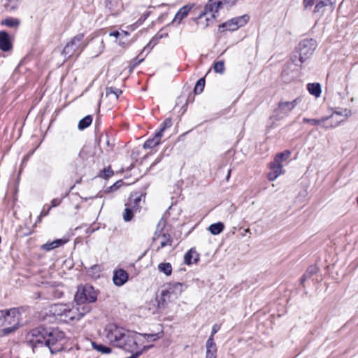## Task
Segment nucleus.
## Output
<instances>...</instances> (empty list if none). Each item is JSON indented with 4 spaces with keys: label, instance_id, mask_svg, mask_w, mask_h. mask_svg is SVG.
Returning a JSON list of instances; mask_svg holds the SVG:
<instances>
[{
    "label": "nucleus",
    "instance_id": "21",
    "mask_svg": "<svg viewBox=\"0 0 358 358\" xmlns=\"http://www.w3.org/2000/svg\"><path fill=\"white\" fill-rule=\"evenodd\" d=\"M216 13H214V12H208L207 14L206 15H204L202 17V19L200 20V21H201L200 24H199V15L196 19V24L199 26H201L203 29L206 28L213 22V20L216 17V15H215Z\"/></svg>",
    "mask_w": 358,
    "mask_h": 358
},
{
    "label": "nucleus",
    "instance_id": "51",
    "mask_svg": "<svg viewBox=\"0 0 358 358\" xmlns=\"http://www.w3.org/2000/svg\"><path fill=\"white\" fill-rule=\"evenodd\" d=\"M220 327H221L220 324H215L212 327L211 334H210L209 338H214V335L220 331Z\"/></svg>",
    "mask_w": 358,
    "mask_h": 358
},
{
    "label": "nucleus",
    "instance_id": "39",
    "mask_svg": "<svg viewBox=\"0 0 358 358\" xmlns=\"http://www.w3.org/2000/svg\"><path fill=\"white\" fill-rule=\"evenodd\" d=\"M205 83V78H201L197 80L194 89V92L196 94H199L203 91Z\"/></svg>",
    "mask_w": 358,
    "mask_h": 358
},
{
    "label": "nucleus",
    "instance_id": "62",
    "mask_svg": "<svg viewBox=\"0 0 358 358\" xmlns=\"http://www.w3.org/2000/svg\"><path fill=\"white\" fill-rule=\"evenodd\" d=\"M122 34H123L125 36H129V33L127 31H122Z\"/></svg>",
    "mask_w": 358,
    "mask_h": 358
},
{
    "label": "nucleus",
    "instance_id": "31",
    "mask_svg": "<svg viewBox=\"0 0 358 358\" xmlns=\"http://www.w3.org/2000/svg\"><path fill=\"white\" fill-rule=\"evenodd\" d=\"M224 229V225L221 222H218L217 223H213V224H210L208 227L209 231L213 235L220 234V233H222Z\"/></svg>",
    "mask_w": 358,
    "mask_h": 358
},
{
    "label": "nucleus",
    "instance_id": "24",
    "mask_svg": "<svg viewBox=\"0 0 358 358\" xmlns=\"http://www.w3.org/2000/svg\"><path fill=\"white\" fill-rule=\"evenodd\" d=\"M104 3L106 8L111 15H117L120 11V6L117 0H106Z\"/></svg>",
    "mask_w": 358,
    "mask_h": 358
},
{
    "label": "nucleus",
    "instance_id": "45",
    "mask_svg": "<svg viewBox=\"0 0 358 358\" xmlns=\"http://www.w3.org/2000/svg\"><path fill=\"white\" fill-rule=\"evenodd\" d=\"M142 336L148 341H155L159 339L161 337L160 333L157 334H144Z\"/></svg>",
    "mask_w": 358,
    "mask_h": 358
},
{
    "label": "nucleus",
    "instance_id": "14",
    "mask_svg": "<svg viewBox=\"0 0 358 358\" xmlns=\"http://www.w3.org/2000/svg\"><path fill=\"white\" fill-rule=\"evenodd\" d=\"M155 300L157 303L158 309L163 310L167 307L169 303L173 300V299L165 289H163L159 295L156 296Z\"/></svg>",
    "mask_w": 358,
    "mask_h": 358
},
{
    "label": "nucleus",
    "instance_id": "17",
    "mask_svg": "<svg viewBox=\"0 0 358 358\" xmlns=\"http://www.w3.org/2000/svg\"><path fill=\"white\" fill-rule=\"evenodd\" d=\"M206 348V358H217V348L214 338H208Z\"/></svg>",
    "mask_w": 358,
    "mask_h": 358
},
{
    "label": "nucleus",
    "instance_id": "42",
    "mask_svg": "<svg viewBox=\"0 0 358 358\" xmlns=\"http://www.w3.org/2000/svg\"><path fill=\"white\" fill-rule=\"evenodd\" d=\"M114 174L113 171L111 169L110 166L104 168L99 173V176L104 179H108L113 176Z\"/></svg>",
    "mask_w": 358,
    "mask_h": 358
},
{
    "label": "nucleus",
    "instance_id": "41",
    "mask_svg": "<svg viewBox=\"0 0 358 358\" xmlns=\"http://www.w3.org/2000/svg\"><path fill=\"white\" fill-rule=\"evenodd\" d=\"M162 36H156L152 38V40L147 44L143 48V51H146L147 54L150 52L153 47L157 44L158 39L162 38Z\"/></svg>",
    "mask_w": 358,
    "mask_h": 358
},
{
    "label": "nucleus",
    "instance_id": "60",
    "mask_svg": "<svg viewBox=\"0 0 358 358\" xmlns=\"http://www.w3.org/2000/svg\"><path fill=\"white\" fill-rule=\"evenodd\" d=\"M327 5L332 6L336 3V0H324Z\"/></svg>",
    "mask_w": 358,
    "mask_h": 358
},
{
    "label": "nucleus",
    "instance_id": "56",
    "mask_svg": "<svg viewBox=\"0 0 358 358\" xmlns=\"http://www.w3.org/2000/svg\"><path fill=\"white\" fill-rule=\"evenodd\" d=\"M51 209V207H48L47 210H44V209L41 211V214L39 215V218L47 216L49 214V212Z\"/></svg>",
    "mask_w": 358,
    "mask_h": 358
},
{
    "label": "nucleus",
    "instance_id": "33",
    "mask_svg": "<svg viewBox=\"0 0 358 358\" xmlns=\"http://www.w3.org/2000/svg\"><path fill=\"white\" fill-rule=\"evenodd\" d=\"M157 268L159 272L164 273L167 276L171 275L172 273V266L169 262L159 264Z\"/></svg>",
    "mask_w": 358,
    "mask_h": 358
},
{
    "label": "nucleus",
    "instance_id": "2",
    "mask_svg": "<svg viewBox=\"0 0 358 358\" xmlns=\"http://www.w3.org/2000/svg\"><path fill=\"white\" fill-rule=\"evenodd\" d=\"M106 338L115 347L125 351H133L136 348L137 334L115 324H108L104 329Z\"/></svg>",
    "mask_w": 358,
    "mask_h": 358
},
{
    "label": "nucleus",
    "instance_id": "11",
    "mask_svg": "<svg viewBox=\"0 0 358 358\" xmlns=\"http://www.w3.org/2000/svg\"><path fill=\"white\" fill-rule=\"evenodd\" d=\"M331 118H332V116H326V117H322L321 119H310V118L304 117L303 119V121L304 122L309 123L312 125H322V127H324L326 129H331V128L336 127L343 121V120H336L335 122H329V123L327 122Z\"/></svg>",
    "mask_w": 358,
    "mask_h": 358
},
{
    "label": "nucleus",
    "instance_id": "8",
    "mask_svg": "<svg viewBox=\"0 0 358 358\" xmlns=\"http://www.w3.org/2000/svg\"><path fill=\"white\" fill-rule=\"evenodd\" d=\"M237 0H209L208 3L205 6L203 10L199 14V19L207 14L208 12L218 13L219 10L224 7L229 8L234 6ZM201 21L199 20V24Z\"/></svg>",
    "mask_w": 358,
    "mask_h": 358
},
{
    "label": "nucleus",
    "instance_id": "49",
    "mask_svg": "<svg viewBox=\"0 0 358 358\" xmlns=\"http://www.w3.org/2000/svg\"><path fill=\"white\" fill-rule=\"evenodd\" d=\"M328 6L324 0H320L318 3L315 6V12H320V9L324 6Z\"/></svg>",
    "mask_w": 358,
    "mask_h": 358
},
{
    "label": "nucleus",
    "instance_id": "61",
    "mask_svg": "<svg viewBox=\"0 0 358 358\" xmlns=\"http://www.w3.org/2000/svg\"><path fill=\"white\" fill-rule=\"evenodd\" d=\"M38 298L50 299V296H41V292H39V293H38Z\"/></svg>",
    "mask_w": 358,
    "mask_h": 358
},
{
    "label": "nucleus",
    "instance_id": "50",
    "mask_svg": "<svg viewBox=\"0 0 358 358\" xmlns=\"http://www.w3.org/2000/svg\"><path fill=\"white\" fill-rule=\"evenodd\" d=\"M150 15V12H145L144 13L141 17L140 18L136 21V24L138 25H141L142 24L144 21L149 17Z\"/></svg>",
    "mask_w": 358,
    "mask_h": 358
},
{
    "label": "nucleus",
    "instance_id": "59",
    "mask_svg": "<svg viewBox=\"0 0 358 358\" xmlns=\"http://www.w3.org/2000/svg\"><path fill=\"white\" fill-rule=\"evenodd\" d=\"M310 278V277H309L308 275H306V273H305L302 275V277L301 278V280H300V281H301V284H303V282H305L308 278Z\"/></svg>",
    "mask_w": 358,
    "mask_h": 358
},
{
    "label": "nucleus",
    "instance_id": "9",
    "mask_svg": "<svg viewBox=\"0 0 358 358\" xmlns=\"http://www.w3.org/2000/svg\"><path fill=\"white\" fill-rule=\"evenodd\" d=\"M250 17L248 15H243L242 16L235 17L224 23H222L219 26L218 30L220 32H224L225 31H236L239 27H243L245 25Z\"/></svg>",
    "mask_w": 358,
    "mask_h": 358
},
{
    "label": "nucleus",
    "instance_id": "63",
    "mask_svg": "<svg viewBox=\"0 0 358 358\" xmlns=\"http://www.w3.org/2000/svg\"><path fill=\"white\" fill-rule=\"evenodd\" d=\"M118 182H116L115 184H114V185H113V186L110 187V189H112V188H113V187H115V189L117 188V187H118L117 183H118Z\"/></svg>",
    "mask_w": 358,
    "mask_h": 358
},
{
    "label": "nucleus",
    "instance_id": "4",
    "mask_svg": "<svg viewBox=\"0 0 358 358\" xmlns=\"http://www.w3.org/2000/svg\"><path fill=\"white\" fill-rule=\"evenodd\" d=\"M317 47L316 41L312 38L302 40L296 48V53L299 54V59L296 55L292 57V62L296 66H301L313 53Z\"/></svg>",
    "mask_w": 358,
    "mask_h": 358
},
{
    "label": "nucleus",
    "instance_id": "23",
    "mask_svg": "<svg viewBox=\"0 0 358 358\" xmlns=\"http://www.w3.org/2000/svg\"><path fill=\"white\" fill-rule=\"evenodd\" d=\"M162 134H158L157 131L152 138H149L143 144L144 149H151L160 143Z\"/></svg>",
    "mask_w": 358,
    "mask_h": 358
},
{
    "label": "nucleus",
    "instance_id": "32",
    "mask_svg": "<svg viewBox=\"0 0 358 358\" xmlns=\"http://www.w3.org/2000/svg\"><path fill=\"white\" fill-rule=\"evenodd\" d=\"M152 347V345L143 346L142 348L140 349L138 347V341L136 339V348H135L134 350L129 351V352L131 353V355L127 358H138L143 353V351L147 350L148 349H149Z\"/></svg>",
    "mask_w": 358,
    "mask_h": 358
},
{
    "label": "nucleus",
    "instance_id": "58",
    "mask_svg": "<svg viewBox=\"0 0 358 358\" xmlns=\"http://www.w3.org/2000/svg\"><path fill=\"white\" fill-rule=\"evenodd\" d=\"M120 34H120L118 31H112V32H110V33L109 34V35H110V36H114V37H115V38L119 37V36H120Z\"/></svg>",
    "mask_w": 358,
    "mask_h": 358
},
{
    "label": "nucleus",
    "instance_id": "25",
    "mask_svg": "<svg viewBox=\"0 0 358 358\" xmlns=\"http://www.w3.org/2000/svg\"><path fill=\"white\" fill-rule=\"evenodd\" d=\"M199 261V255L194 249H190L184 257V262L187 265H191Z\"/></svg>",
    "mask_w": 358,
    "mask_h": 358
},
{
    "label": "nucleus",
    "instance_id": "64",
    "mask_svg": "<svg viewBox=\"0 0 358 358\" xmlns=\"http://www.w3.org/2000/svg\"><path fill=\"white\" fill-rule=\"evenodd\" d=\"M118 182H116L115 184H114V185H113V186L110 187V189H112V188H113V187H115V189L117 188V187H118L117 183H118Z\"/></svg>",
    "mask_w": 358,
    "mask_h": 358
},
{
    "label": "nucleus",
    "instance_id": "46",
    "mask_svg": "<svg viewBox=\"0 0 358 358\" xmlns=\"http://www.w3.org/2000/svg\"><path fill=\"white\" fill-rule=\"evenodd\" d=\"M165 225V221L163 219H161L157 224V229L160 228V231H162ZM159 237V234H158V230H157L155 233V235L152 238V241H156Z\"/></svg>",
    "mask_w": 358,
    "mask_h": 358
},
{
    "label": "nucleus",
    "instance_id": "12",
    "mask_svg": "<svg viewBox=\"0 0 358 358\" xmlns=\"http://www.w3.org/2000/svg\"><path fill=\"white\" fill-rule=\"evenodd\" d=\"M186 288L187 286L184 283L171 282L168 285V288L165 290L173 299H176Z\"/></svg>",
    "mask_w": 358,
    "mask_h": 358
},
{
    "label": "nucleus",
    "instance_id": "55",
    "mask_svg": "<svg viewBox=\"0 0 358 358\" xmlns=\"http://www.w3.org/2000/svg\"><path fill=\"white\" fill-rule=\"evenodd\" d=\"M103 48H104V43H103V41H101L99 43V52L94 55V57L99 56L102 52Z\"/></svg>",
    "mask_w": 358,
    "mask_h": 358
},
{
    "label": "nucleus",
    "instance_id": "30",
    "mask_svg": "<svg viewBox=\"0 0 358 358\" xmlns=\"http://www.w3.org/2000/svg\"><path fill=\"white\" fill-rule=\"evenodd\" d=\"M173 243V238L169 234L164 233L162 236V240L159 243V246L157 247V250L166 247L171 246Z\"/></svg>",
    "mask_w": 358,
    "mask_h": 358
},
{
    "label": "nucleus",
    "instance_id": "10",
    "mask_svg": "<svg viewBox=\"0 0 358 358\" xmlns=\"http://www.w3.org/2000/svg\"><path fill=\"white\" fill-rule=\"evenodd\" d=\"M89 306H83L82 307L78 306L70 307L69 306L66 317H64V322L68 323L73 320H79L84 315L90 311Z\"/></svg>",
    "mask_w": 358,
    "mask_h": 358
},
{
    "label": "nucleus",
    "instance_id": "34",
    "mask_svg": "<svg viewBox=\"0 0 358 358\" xmlns=\"http://www.w3.org/2000/svg\"><path fill=\"white\" fill-rule=\"evenodd\" d=\"M92 345L94 350L102 353V354H110L112 351L111 348L107 345H103L101 343H97L96 342H92Z\"/></svg>",
    "mask_w": 358,
    "mask_h": 358
},
{
    "label": "nucleus",
    "instance_id": "1",
    "mask_svg": "<svg viewBox=\"0 0 358 358\" xmlns=\"http://www.w3.org/2000/svg\"><path fill=\"white\" fill-rule=\"evenodd\" d=\"M64 333L57 328L38 326L31 329L25 336L27 345L34 353L48 350L52 354L60 352L64 348Z\"/></svg>",
    "mask_w": 358,
    "mask_h": 358
},
{
    "label": "nucleus",
    "instance_id": "36",
    "mask_svg": "<svg viewBox=\"0 0 358 358\" xmlns=\"http://www.w3.org/2000/svg\"><path fill=\"white\" fill-rule=\"evenodd\" d=\"M136 213L131 207L125 204V209L123 213V219L125 222H129L132 220L134 213Z\"/></svg>",
    "mask_w": 358,
    "mask_h": 358
},
{
    "label": "nucleus",
    "instance_id": "19",
    "mask_svg": "<svg viewBox=\"0 0 358 358\" xmlns=\"http://www.w3.org/2000/svg\"><path fill=\"white\" fill-rule=\"evenodd\" d=\"M69 305L66 304H58L55 305L52 308L53 314L56 317L64 322V317H66Z\"/></svg>",
    "mask_w": 358,
    "mask_h": 358
},
{
    "label": "nucleus",
    "instance_id": "47",
    "mask_svg": "<svg viewBox=\"0 0 358 358\" xmlns=\"http://www.w3.org/2000/svg\"><path fill=\"white\" fill-rule=\"evenodd\" d=\"M317 271L318 268L315 266H310L307 268L306 273L310 278L313 275L315 274Z\"/></svg>",
    "mask_w": 358,
    "mask_h": 358
},
{
    "label": "nucleus",
    "instance_id": "52",
    "mask_svg": "<svg viewBox=\"0 0 358 358\" xmlns=\"http://www.w3.org/2000/svg\"><path fill=\"white\" fill-rule=\"evenodd\" d=\"M51 296L54 298H60L62 296V292L56 289L54 287H51Z\"/></svg>",
    "mask_w": 358,
    "mask_h": 358
},
{
    "label": "nucleus",
    "instance_id": "38",
    "mask_svg": "<svg viewBox=\"0 0 358 358\" xmlns=\"http://www.w3.org/2000/svg\"><path fill=\"white\" fill-rule=\"evenodd\" d=\"M122 91L120 89H117L116 87H106V96H109L110 95H113L115 96V99L117 100L119 96L122 94Z\"/></svg>",
    "mask_w": 358,
    "mask_h": 358
},
{
    "label": "nucleus",
    "instance_id": "16",
    "mask_svg": "<svg viewBox=\"0 0 358 358\" xmlns=\"http://www.w3.org/2000/svg\"><path fill=\"white\" fill-rule=\"evenodd\" d=\"M12 42L10 35L6 31H0V50L4 52L12 49Z\"/></svg>",
    "mask_w": 358,
    "mask_h": 358
},
{
    "label": "nucleus",
    "instance_id": "3",
    "mask_svg": "<svg viewBox=\"0 0 358 358\" xmlns=\"http://www.w3.org/2000/svg\"><path fill=\"white\" fill-rule=\"evenodd\" d=\"M20 310L18 308L0 310V336H6L15 331L19 327Z\"/></svg>",
    "mask_w": 358,
    "mask_h": 358
},
{
    "label": "nucleus",
    "instance_id": "7",
    "mask_svg": "<svg viewBox=\"0 0 358 358\" xmlns=\"http://www.w3.org/2000/svg\"><path fill=\"white\" fill-rule=\"evenodd\" d=\"M301 101L300 97H297L292 101H280L277 108L274 110V115L276 120H280L289 115V113Z\"/></svg>",
    "mask_w": 358,
    "mask_h": 358
},
{
    "label": "nucleus",
    "instance_id": "18",
    "mask_svg": "<svg viewBox=\"0 0 358 358\" xmlns=\"http://www.w3.org/2000/svg\"><path fill=\"white\" fill-rule=\"evenodd\" d=\"M270 169L267 178L270 181H273L282 173V165L273 161L270 164Z\"/></svg>",
    "mask_w": 358,
    "mask_h": 358
},
{
    "label": "nucleus",
    "instance_id": "44",
    "mask_svg": "<svg viewBox=\"0 0 358 358\" xmlns=\"http://www.w3.org/2000/svg\"><path fill=\"white\" fill-rule=\"evenodd\" d=\"M213 69L215 72L222 73L224 71V62L222 61H217L213 64Z\"/></svg>",
    "mask_w": 358,
    "mask_h": 358
},
{
    "label": "nucleus",
    "instance_id": "35",
    "mask_svg": "<svg viewBox=\"0 0 358 358\" xmlns=\"http://www.w3.org/2000/svg\"><path fill=\"white\" fill-rule=\"evenodd\" d=\"M290 151L285 150L284 152H282L276 155L273 161H275V163H279L280 164H282V163L284 161H286L290 157Z\"/></svg>",
    "mask_w": 358,
    "mask_h": 358
},
{
    "label": "nucleus",
    "instance_id": "20",
    "mask_svg": "<svg viewBox=\"0 0 358 358\" xmlns=\"http://www.w3.org/2000/svg\"><path fill=\"white\" fill-rule=\"evenodd\" d=\"M69 305L66 304H58L55 305L52 308L53 314L56 317L64 322V317H66Z\"/></svg>",
    "mask_w": 358,
    "mask_h": 358
},
{
    "label": "nucleus",
    "instance_id": "54",
    "mask_svg": "<svg viewBox=\"0 0 358 358\" xmlns=\"http://www.w3.org/2000/svg\"><path fill=\"white\" fill-rule=\"evenodd\" d=\"M313 4L314 0H303V6L306 9L312 7Z\"/></svg>",
    "mask_w": 358,
    "mask_h": 358
},
{
    "label": "nucleus",
    "instance_id": "22",
    "mask_svg": "<svg viewBox=\"0 0 358 358\" xmlns=\"http://www.w3.org/2000/svg\"><path fill=\"white\" fill-rule=\"evenodd\" d=\"M68 239L66 238H59L56 239L50 243H46L41 246V248L45 251H50L53 249L57 248L66 243H67Z\"/></svg>",
    "mask_w": 358,
    "mask_h": 358
},
{
    "label": "nucleus",
    "instance_id": "5",
    "mask_svg": "<svg viewBox=\"0 0 358 358\" xmlns=\"http://www.w3.org/2000/svg\"><path fill=\"white\" fill-rule=\"evenodd\" d=\"M97 299V294L94 287L89 284L78 287L75 294L74 301L77 306H88Z\"/></svg>",
    "mask_w": 358,
    "mask_h": 358
},
{
    "label": "nucleus",
    "instance_id": "40",
    "mask_svg": "<svg viewBox=\"0 0 358 358\" xmlns=\"http://www.w3.org/2000/svg\"><path fill=\"white\" fill-rule=\"evenodd\" d=\"M172 126V120L170 117L166 118L161 124L159 129L157 131L159 134H162L164 131Z\"/></svg>",
    "mask_w": 358,
    "mask_h": 358
},
{
    "label": "nucleus",
    "instance_id": "26",
    "mask_svg": "<svg viewBox=\"0 0 358 358\" xmlns=\"http://www.w3.org/2000/svg\"><path fill=\"white\" fill-rule=\"evenodd\" d=\"M142 194L139 196H133L131 195L129 197V202L126 203L129 207H131L136 212L139 211L141 209L140 203L141 201Z\"/></svg>",
    "mask_w": 358,
    "mask_h": 358
},
{
    "label": "nucleus",
    "instance_id": "28",
    "mask_svg": "<svg viewBox=\"0 0 358 358\" xmlns=\"http://www.w3.org/2000/svg\"><path fill=\"white\" fill-rule=\"evenodd\" d=\"M307 90L309 93L316 97H319L321 94V85L318 83H309L307 85Z\"/></svg>",
    "mask_w": 358,
    "mask_h": 358
},
{
    "label": "nucleus",
    "instance_id": "29",
    "mask_svg": "<svg viewBox=\"0 0 358 358\" xmlns=\"http://www.w3.org/2000/svg\"><path fill=\"white\" fill-rule=\"evenodd\" d=\"M3 6L8 11H14L18 8L22 0H3Z\"/></svg>",
    "mask_w": 358,
    "mask_h": 358
},
{
    "label": "nucleus",
    "instance_id": "43",
    "mask_svg": "<svg viewBox=\"0 0 358 358\" xmlns=\"http://www.w3.org/2000/svg\"><path fill=\"white\" fill-rule=\"evenodd\" d=\"M334 115H341V116H344L345 117H348L352 115V112L350 109L344 108V109H341V110L334 111L331 116H332V117H334ZM332 119L333 118H331V120H332Z\"/></svg>",
    "mask_w": 358,
    "mask_h": 358
},
{
    "label": "nucleus",
    "instance_id": "37",
    "mask_svg": "<svg viewBox=\"0 0 358 358\" xmlns=\"http://www.w3.org/2000/svg\"><path fill=\"white\" fill-rule=\"evenodd\" d=\"M92 122V117L87 115L79 121L78 127L80 130H83L87 128Z\"/></svg>",
    "mask_w": 358,
    "mask_h": 358
},
{
    "label": "nucleus",
    "instance_id": "27",
    "mask_svg": "<svg viewBox=\"0 0 358 358\" xmlns=\"http://www.w3.org/2000/svg\"><path fill=\"white\" fill-rule=\"evenodd\" d=\"M1 24L10 27L17 29L20 24V20L15 17H7L1 22Z\"/></svg>",
    "mask_w": 358,
    "mask_h": 358
},
{
    "label": "nucleus",
    "instance_id": "53",
    "mask_svg": "<svg viewBox=\"0 0 358 358\" xmlns=\"http://www.w3.org/2000/svg\"><path fill=\"white\" fill-rule=\"evenodd\" d=\"M62 198H55V199H53L52 201H51V206L50 207L51 208H54V207H57L58 206L60 205V203H62Z\"/></svg>",
    "mask_w": 358,
    "mask_h": 358
},
{
    "label": "nucleus",
    "instance_id": "57",
    "mask_svg": "<svg viewBox=\"0 0 358 358\" xmlns=\"http://www.w3.org/2000/svg\"><path fill=\"white\" fill-rule=\"evenodd\" d=\"M34 150H32L30 153L26 155L22 159V164L25 163L29 158V157L34 153Z\"/></svg>",
    "mask_w": 358,
    "mask_h": 358
},
{
    "label": "nucleus",
    "instance_id": "13",
    "mask_svg": "<svg viewBox=\"0 0 358 358\" xmlns=\"http://www.w3.org/2000/svg\"><path fill=\"white\" fill-rule=\"evenodd\" d=\"M128 278V273L122 268L115 270L113 273V281L116 286H122L127 282Z\"/></svg>",
    "mask_w": 358,
    "mask_h": 358
},
{
    "label": "nucleus",
    "instance_id": "15",
    "mask_svg": "<svg viewBox=\"0 0 358 358\" xmlns=\"http://www.w3.org/2000/svg\"><path fill=\"white\" fill-rule=\"evenodd\" d=\"M192 8V6L190 5H185L180 8L175 15V17L171 21V24L173 25L180 24L182 20L188 15Z\"/></svg>",
    "mask_w": 358,
    "mask_h": 358
},
{
    "label": "nucleus",
    "instance_id": "48",
    "mask_svg": "<svg viewBox=\"0 0 358 358\" xmlns=\"http://www.w3.org/2000/svg\"><path fill=\"white\" fill-rule=\"evenodd\" d=\"M144 60V58H139V56L136 57L132 60L131 64V70L136 68L138 64H140Z\"/></svg>",
    "mask_w": 358,
    "mask_h": 358
},
{
    "label": "nucleus",
    "instance_id": "6",
    "mask_svg": "<svg viewBox=\"0 0 358 358\" xmlns=\"http://www.w3.org/2000/svg\"><path fill=\"white\" fill-rule=\"evenodd\" d=\"M84 36V34L80 33L72 38L64 46L62 55L66 58H70L73 55L77 57L80 55L87 45L83 42Z\"/></svg>",
    "mask_w": 358,
    "mask_h": 358
}]
</instances>
